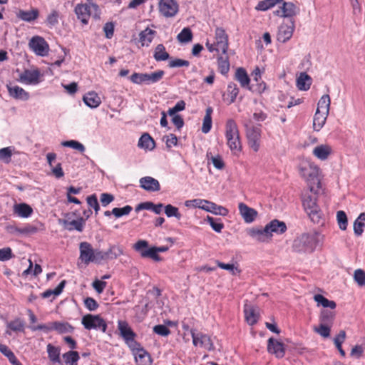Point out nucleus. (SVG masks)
I'll use <instances>...</instances> for the list:
<instances>
[{"instance_id":"1","label":"nucleus","mask_w":365,"mask_h":365,"mask_svg":"<svg viewBox=\"0 0 365 365\" xmlns=\"http://www.w3.org/2000/svg\"><path fill=\"white\" fill-rule=\"evenodd\" d=\"M324 236L318 232L303 233L292 244V249L296 252H313L317 247L322 244Z\"/></svg>"},{"instance_id":"2","label":"nucleus","mask_w":365,"mask_h":365,"mask_svg":"<svg viewBox=\"0 0 365 365\" xmlns=\"http://www.w3.org/2000/svg\"><path fill=\"white\" fill-rule=\"evenodd\" d=\"M299 171L307 182L311 192L314 191V187H320L319 168L317 165L308 160H302L299 165Z\"/></svg>"},{"instance_id":"3","label":"nucleus","mask_w":365,"mask_h":365,"mask_svg":"<svg viewBox=\"0 0 365 365\" xmlns=\"http://www.w3.org/2000/svg\"><path fill=\"white\" fill-rule=\"evenodd\" d=\"M314 187L313 192H306L302 195V204L305 211L314 223L319 224L322 220V214L317 204V191Z\"/></svg>"},{"instance_id":"4","label":"nucleus","mask_w":365,"mask_h":365,"mask_svg":"<svg viewBox=\"0 0 365 365\" xmlns=\"http://www.w3.org/2000/svg\"><path fill=\"white\" fill-rule=\"evenodd\" d=\"M225 138L227 145L234 155H238L242 150V143L238 126L236 122L230 118L225 123Z\"/></svg>"},{"instance_id":"5","label":"nucleus","mask_w":365,"mask_h":365,"mask_svg":"<svg viewBox=\"0 0 365 365\" xmlns=\"http://www.w3.org/2000/svg\"><path fill=\"white\" fill-rule=\"evenodd\" d=\"M148 242L146 240H138L133 246L135 251L140 253V256L143 258H151L155 262L161 261V257L158 252H165L168 250V246L152 247L148 248Z\"/></svg>"},{"instance_id":"6","label":"nucleus","mask_w":365,"mask_h":365,"mask_svg":"<svg viewBox=\"0 0 365 365\" xmlns=\"http://www.w3.org/2000/svg\"><path fill=\"white\" fill-rule=\"evenodd\" d=\"M165 74L164 71L158 70L151 73H134L130 76V79L133 83L147 84L155 83L160 81Z\"/></svg>"},{"instance_id":"7","label":"nucleus","mask_w":365,"mask_h":365,"mask_svg":"<svg viewBox=\"0 0 365 365\" xmlns=\"http://www.w3.org/2000/svg\"><path fill=\"white\" fill-rule=\"evenodd\" d=\"M81 323L87 330L96 329L106 332L107 324L100 315L88 314L82 317Z\"/></svg>"},{"instance_id":"8","label":"nucleus","mask_w":365,"mask_h":365,"mask_svg":"<svg viewBox=\"0 0 365 365\" xmlns=\"http://www.w3.org/2000/svg\"><path fill=\"white\" fill-rule=\"evenodd\" d=\"M65 219H59L58 223L63 226V227L68 231L76 230L81 232L83 230L85 226V220L81 217L77 220H72L71 214L67 213L65 215Z\"/></svg>"},{"instance_id":"9","label":"nucleus","mask_w":365,"mask_h":365,"mask_svg":"<svg viewBox=\"0 0 365 365\" xmlns=\"http://www.w3.org/2000/svg\"><path fill=\"white\" fill-rule=\"evenodd\" d=\"M29 48L38 56H46L49 51V46L46 40L38 36H34L29 42Z\"/></svg>"},{"instance_id":"10","label":"nucleus","mask_w":365,"mask_h":365,"mask_svg":"<svg viewBox=\"0 0 365 365\" xmlns=\"http://www.w3.org/2000/svg\"><path fill=\"white\" fill-rule=\"evenodd\" d=\"M190 332L194 346L203 347L208 351H212L215 349L213 343L208 335L202 332H196L195 330H191Z\"/></svg>"},{"instance_id":"11","label":"nucleus","mask_w":365,"mask_h":365,"mask_svg":"<svg viewBox=\"0 0 365 365\" xmlns=\"http://www.w3.org/2000/svg\"><path fill=\"white\" fill-rule=\"evenodd\" d=\"M246 127V134L248 140V144L255 152H257L259 148L261 130L259 128L255 126Z\"/></svg>"},{"instance_id":"12","label":"nucleus","mask_w":365,"mask_h":365,"mask_svg":"<svg viewBox=\"0 0 365 365\" xmlns=\"http://www.w3.org/2000/svg\"><path fill=\"white\" fill-rule=\"evenodd\" d=\"M159 10L165 17H173L178 11V4L175 0H160Z\"/></svg>"},{"instance_id":"13","label":"nucleus","mask_w":365,"mask_h":365,"mask_svg":"<svg viewBox=\"0 0 365 365\" xmlns=\"http://www.w3.org/2000/svg\"><path fill=\"white\" fill-rule=\"evenodd\" d=\"M267 351L277 359H282L285 355V346L282 342L270 337L267 340Z\"/></svg>"},{"instance_id":"14","label":"nucleus","mask_w":365,"mask_h":365,"mask_svg":"<svg viewBox=\"0 0 365 365\" xmlns=\"http://www.w3.org/2000/svg\"><path fill=\"white\" fill-rule=\"evenodd\" d=\"M215 43L218 46V50H221L222 54H226L229 48L228 36L225 31L220 27L215 29Z\"/></svg>"},{"instance_id":"15","label":"nucleus","mask_w":365,"mask_h":365,"mask_svg":"<svg viewBox=\"0 0 365 365\" xmlns=\"http://www.w3.org/2000/svg\"><path fill=\"white\" fill-rule=\"evenodd\" d=\"M80 250V257L79 258L83 262L86 264H88L89 263L93 261L94 257V250L92 247V245L87 242H82L79 245Z\"/></svg>"},{"instance_id":"16","label":"nucleus","mask_w":365,"mask_h":365,"mask_svg":"<svg viewBox=\"0 0 365 365\" xmlns=\"http://www.w3.org/2000/svg\"><path fill=\"white\" fill-rule=\"evenodd\" d=\"M238 208L240 215L246 223H252L257 217V211L244 202L239 203Z\"/></svg>"},{"instance_id":"17","label":"nucleus","mask_w":365,"mask_h":365,"mask_svg":"<svg viewBox=\"0 0 365 365\" xmlns=\"http://www.w3.org/2000/svg\"><path fill=\"white\" fill-rule=\"evenodd\" d=\"M40 72L36 70H25L19 76V81L26 84H37L39 83Z\"/></svg>"},{"instance_id":"18","label":"nucleus","mask_w":365,"mask_h":365,"mask_svg":"<svg viewBox=\"0 0 365 365\" xmlns=\"http://www.w3.org/2000/svg\"><path fill=\"white\" fill-rule=\"evenodd\" d=\"M286 230L287 225L284 222L278 220H273L266 225L264 231L265 232H269V236L272 237V233L283 234Z\"/></svg>"},{"instance_id":"19","label":"nucleus","mask_w":365,"mask_h":365,"mask_svg":"<svg viewBox=\"0 0 365 365\" xmlns=\"http://www.w3.org/2000/svg\"><path fill=\"white\" fill-rule=\"evenodd\" d=\"M299 11V9L292 2H284L282 6L274 11L277 16L281 17H292Z\"/></svg>"},{"instance_id":"20","label":"nucleus","mask_w":365,"mask_h":365,"mask_svg":"<svg viewBox=\"0 0 365 365\" xmlns=\"http://www.w3.org/2000/svg\"><path fill=\"white\" fill-rule=\"evenodd\" d=\"M140 187L149 192H155L160 190L159 182L150 176L143 177L140 179Z\"/></svg>"},{"instance_id":"21","label":"nucleus","mask_w":365,"mask_h":365,"mask_svg":"<svg viewBox=\"0 0 365 365\" xmlns=\"http://www.w3.org/2000/svg\"><path fill=\"white\" fill-rule=\"evenodd\" d=\"M9 94L11 97L21 101H27L29 98V93L18 86L11 84L6 86Z\"/></svg>"},{"instance_id":"22","label":"nucleus","mask_w":365,"mask_h":365,"mask_svg":"<svg viewBox=\"0 0 365 365\" xmlns=\"http://www.w3.org/2000/svg\"><path fill=\"white\" fill-rule=\"evenodd\" d=\"M39 16V11L36 8H32L29 11L19 10L16 13V17L26 22H33Z\"/></svg>"},{"instance_id":"23","label":"nucleus","mask_w":365,"mask_h":365,"mask_svg":"<svg viewBox=\"0 0 365 365\" xmlns=\"http://www.w3.org/2000/svg\"><path fill=\"white\" fill-rule=\"evenodd\" d=\"M118 329L120 336L125 340V341H132V339L135 338L136 336L135 333L131 329L126 322L119 321Z\"/></svg>"},{"instance_id":"24","label":"nucleus","mask_w":365,"mask_h":365,"mask_svg":"<svg viewBox=\"0 0 365 365\" xmlns=\"http://www.w3.org/2000/svg\"><path fill=\"white\" fill-rule=\"evenodd\" d=\"M48 357L53 365H63L61 361V349L51 344H48L46 346Z\"/></svg>"},{"instance_id":"25","label":"nucleus","mask_w":365,"mask_h":365,"mask_svg":"<svg viewBox=\"0 0 365 365\" xmlns=\"http://www.w3.org/2000/svg\"><path fill=\"white\" fill-rule=\"evenodd\" d=\"M75 13L77 18L83 24H87L90 16V7L87 4H77L75 8Z\"/></svg>"},{"instance_id":"26","label":"nucleus","mask_w":365,"mask_h":365,"mask_svg":"<svg viewBox=\"0 0 365 365\" xmlns=\"http://www.w3.org/2000/svg\"><path fill=\"white\" fill-rule=\"evenodd\" d=\"M294 32V25H282L279 28L277 33V40L282 43H285L291 38Z\"/></svg>"},{"instance_id":"27","label":"nucleus","mask_w":365,"mask_h":365,"mask_svg":"<svg viewBox=\"0 0 365 365\" xmlns=\"http://www.w3.org/2000/svg\"><path fill=\"white\" fill-rule=\"evenodd\" d=\"M244 312L245 320L250 325H254L257 322L259 319V314L255 307L245 304Z\"/></svg>"},{"instance_id":"28","label":"nucleus","mask_w":365,"mask_h":365,"mask_svg":"<svg viewBox=\"0 0 365 365\" xmlns=\"http://www.w3.org/2000/svg\"><path fill=\"white\" fill-rule=\"evenodd\" d=\"M329 113L317 109L313 120V127L317 131L320 130L326 123Z\"/></svg>"},{"instance_id":"29","label":"nucleus","mask_w":365,"mask_h":365,"mask_svg":"<svg viewBox=\"0 0 365 365\" xmlns=\"http://www.w3.org/2000/svg\"><path fill=\"white\" fill-rule=\"evenodd\" d=\"M134 355L137 365H152L151 356L145 349H140Z\"/></svg>"},{"instance_id":"30","label":"nucleus","mask_w":365,"mask_h":365,"mask_svg":"<svg viewBox=\"0 0 365 365\" xmlns=\"http://www.w3.org/2000/svg\"><path fill=\"white\" fill-rule=\"evenodd\" d=\"M313 155L321 160H325L331 153V148L328 145H320L313 150Z\"/></svg>"},{"instance_id":"31","label":"nucleus","mask_w":365,"mask_h":365,"mask_svg":"<svg viewBox=\"0 0 365 365\" xmlns=\"http://www.w3.org/2000/svg\"><path fill=\"white\" fill-rule=\"evenodd\" d=\"M312 82V78L305 72H302L297 78V87L300 91H307L310 88Z\"/></svg>"},{"instance_id":"32","label":"nucleus","mask_w":365,"mask_h":365,"mask_svg":"<svg viewBox=\"0 0 365 365\" xmlns=\"http://www.w3.org/2000/svg\"><path fill=\"white\" fill-rule=\"evenodd\" d=\"M156 31L146 28L139 34V41L142 46H148L152 42Z\"/></svg>"},{"instance_id":"33","label":"nucleus","mask_w":365,"mask_h":365,"mask_svg":"<svg viewBox=\"0 0 365 365\" xmlns=\"http://www.w3.org/2000/svg\"><path fill=\"white\" fill-rule=\"evenodd\" d=\"M264 230V227L262 229L252 228L248 231V233L250 237L256 240L264 242L271 239L269 232H265Z\"/></svg>"},{"instance_id":"34","label":"nucleus","mask_w":365,"mask_h":365,"mask_svg":"<svg viewBox=\"0 0 365 365\" xmlns=\"http://www.w3.org/2000/svg\"><path fill=\"white\" fill-rule=\"evenodd\" d=\"M86 106L91 108H97L101 103V98L96 92H89L83 98Z\"/></svg>"},{"instance_id":"35","label":"nucleus","mask_w":365,"mask_h":365,"mask_svg":"<svg viewBox=\"0 0 365 365\" xmlns=\"http://www.w3.org/2000/svg\"><path fill=\"white\" fill-rule=\"evenodd\" d=\"M235 79L240 83L242 88H250V78L246 70L243 68H238L235 72Z\"/></svg>"},{"instance_id":"36","label":"nucleus","mask_w":365,"mask_h":365,"mask_svg":"<svg viewBox=\"0 0 365 365\" xmlns=\"http://www.w3.org/2000/svg\"><path fill=\"white\" fill-rule=\"evenodd\" d=\"M153 58L156 61H164L170 58L169 53L166 51L163 44L157 45L153 53Z\"/></svg>"},{"instance_id":"37","label":"nucleus","mask_w":365,"mask_h":365,"mask_svg":"<svg viewBox=\"0 0 365 365\" xmlns=\"http://www.w3.org/2000/svg\"><path fill=\"white\" fill-rule=\"evenodd\" d=\"M14 212L21 217L27 218L32 214L33 210L29 205L21 203L14 207Z\"/></svg>"},{"instance_id":"38","label":"nucleus","mask_w":365,"mask_h":365,"mask_svg":"<svg viewBox=\"0 0 365 365\" xmlns=\"http://www.w3.org/2000/svg\"><path fill=\"white\" fill-rule=\"evenodd\" d=\"M138 147L153 150L155 148V141L148 133H144L139 139Z\"/></svg>"},{"instance_id":"39","label":"nucleus","mask_w":365,"mask_h":365,"mask_svg":"<svg viewBox=\"0 0 365 365\" xmlns=\"http://www.w3.org/2000/svg\"><path fill=\"white\" fill-rule=\"evenodd\" d=\"M51 328L59 334L71 333L73 331V327L68 322H53L51 323Z\"/></svg>"},{"instance_id":"40","label":"nucleus","mask_w":365,"mask_h":365,"mask_svg":"<svg viewBox=\"0 0 365 365\" xmlns=\"http://www.w3.org/2000/svg\"><path fill=\"white\" fill-rule=\"evenodd\" d=\"M314 301L317 303V306L322 305L324 308H330L334 309L336 304L334 301L329 300L322 294H315L314 296Z\"/></svg>"},{"instance_id":"41","label":"nucleus","mask_w":365,"mask_h":365,"mask_svg":"<svg viewBox=\"0 0 365 365\" xmlns=\"http://www.w3.org/2000/svg\"><path fill=\"white\" fill-rule=\"evenodd\" d=\"M217 63L219 71L221 74L226 75L230 71V62L227 53L217 58Z\"/></svg>"},{"instance_id":"42","label":"nucleus","mask_w":365,"mask_h":365,"mask_svg":"<svg viewBox=\"0 0 365 365\" xmlns=\"http://www.w3.org/2000/svg\"><path fill=\"white\" fill-rule=\"evenodd\" d=\"M105 252L107 260L116 259L124 254L123 247L115 245L110 246L109 249Z\"/></svg>"},{"instance_id":"43","label":"nucleus","mask_w":365,"mask_h":365,"mask_svg":"<svg viewBox=\"0 0 365 365\" xmlns=\"http://www.w3.org/2000/svg\"><path fill=\"white\" fill-rule=\"evenodd\" d=\"M62 358L66 365H77L80 359L79 354L76 351H69L62 355Z\"/></svg>"},{"instance_id":"44","label":"nucleus","mask_w":365,"mask_h":365,"mask_svg":"<svg viewBox=\"0 0 365 365\" xmlns=\"http://www.w3.org/2000/svg\"><path fill=\"white\" fill-rule=\"evenodd\" d=\"M365 226V212L361 213L354 223V232L357 236H360L364 232Z\"/></svg>"},{"instance_id":"45","label":"nucleus","mask_w":365,"mask_h":365,"mask_svg":"<svg viewBox=\"0 0 365 365\" xmlns=\"http://www.w3.org/2000/svg\"><path fill=\"white\" fill-rule=\"evenodd\" d=\"M212 108L211 107H208L206 109V113L203 118V123L202 126V132L204 133H207L212 128Z\"/></svg>"},{"instance_id":"46","label":"nucleus","mask_w":365,"mask_h":365,"mask_svg":"<svg viewBox=\"0 0 365 365\" xmlns=\"http://www.w3.org/2000/svg\"><path fill=\"white\" fill-rule=\"evenodd\" d=\"M335 318V312L323 309L321 311L319 320L322 324L331 325Z\"/></svg>"},{"instance_id":"47","label":"nucleus","mask_w":365,"mask_h":365,"mask_svg":"<svg viewBox=\"0 0 365 365\" xmlns=\"http://www.w3.org/2000/svg\"><path fill=\"white\" fill-rule=\"evenodd\" d=\"M331 105V99L329 94L323 95L317 103V108L319 110L327 112L329 113Z\"/></svg>"},{"instance_id":"48","label":"nucleus","mask_w":365,"mask_h":365,"mask_svg":"<svg viewBox=\"0 0 365 365\" xmlns=\"http://www.w3.org/2000/svg\"><path fill=\"white\" fill-rule=\"evenodd\" d=\"M66 285V281H61L59 284L54 289H48L41 294V297L43 298H49L51 296L54 295L58 296L62 292Z\"/></svg>"},{"instance_id":"49","label":"nucleus","mask_w":365,"mask_h":365,"mask_svg":"<svg viewBox=\"0 0 365 365\" xmlns=\"http://www.w3.org/2000/svg\"><path fill=\"white\" fill-rule=\"evenodd\" d=\"M282 0H262L259 1L255 7L257 11H267L270 8L274 6L277 4L281 2Z\"/></svg>"},{"instance_id":"50","label":"nucleus","mask_w":365,"mask_h":365,"mask_svg":"<svg viewBox=\"0 0 365 365\" xmlns=\"http://www.w3.org/2000/svg\"><path fill=\"white\" fill-rule=\"evenodd\" d=\"M345 339L346 332L344 330H341L338 335L334 339V343L342 356H345L346 355L344 350L341 347V344L344 341Z\"/></svg>"},{"instance_id":"51","label":"nucleus","mask_w":365,"mask_h":365,"mask_svg":"<svg viewBox=\"0 0 365 365\" xmlns=\"http://www.w3.org/2000/svg\"><path fill=\"white\" fill-rule=\"evenodd\" d=\"M205 220L210 224L212 230L216 232L220 233L222 232L224 224L222 222L221 219H214L212 217L207 216Z\"/></svg>"},{"instance_id":"52","label":"nucleus","mask_w":365,"mask_h":365,"mask_svg":"<svg viewBox=\"0 0 365 365\" xmlns=\"http://www.w3.org/2000/svg\"><path fill=\"white\" fill-rule=\"evenodd\" d=\"M14 148L12 147H6L0 149V162L9 163L13 155Z\"/></svg>"},{"instance_id":"53","label":"nucleus","mask_w":365,"mask_h":365,"mask_svg":"<svg viewBox=\"0 0 365 365\" xmlns=\"http://www.w3.org/2000/svg\"><path fill=\"white\" fill-rule=\"evenodd\" d=\"M227 96H229L228 104H231L235 101V99L239 93V88L235 83H230L227 86Z\"/></svg>"},{"instance_id":"54","label":"nucleus","mask_w":365,"mask_h":365,"mask_svg":"<svg viewBox=\"0 0 365 365\" xmlns=\"http://www.w3.org/2000/svg\"><path fill=\"white\" fill-rule=\"evenodd\" d=\"M192 38V33L190 28H184L178 35L177 39L180 43H187Z\"/></svg>"},{"instance_id":"55","label":"nucleus","mask_w":365,"mask_h":365,"mask_svg":"<svg viewBox=\"0 0 365 365\" xmlns=\"http://www.w3.org/2000/svg\"><path fill=\"white\" fill-rule=\"evenodd\" d=\"M7 327L14 331H24V322L20 318L15 319L14 320L7 324Z\"/></svg>"},{"instance_id":"56","label":"nucleus","mask_w":365,"mask_h":365,"mask_svg":"<svg viewBox=\"0 0 365 365\" xmlns=\"http://www.w3.org/2000/svg\"><path fill=\"white\" fill-rule=\"evenodd\" d=\"M336 219L339 228L341 230H346L348 221L345 212L339 210L336 213Z\"/></svg>"},{"instance_id":"57","label":"nucleus","mask_w":365,"mask_h":365,"mask_svg":"<svg viewBox=\"0 0 365 365\" xmlns=\"http://www.w3.org/2000/svg\"><path fill=\"white\" fill-rule=\"evenodd\" d=\"M165 213L168 217H175L178 220H180L182 217L180 213L178 208L173 206L172 205H167L165 206Z\"/></svg>"},{"instance_id":"58","label":"nucleus","mask_w":365,"mask_h":365,"mask_svg":"<svg viewBox=\"0 0 365 365\" xmlns=\"http://www.w3.org/2000/svg\"><path fill=\"white\" fill-rule=\"evenodd\" d=\"M133 210L130 205H125L123 207H115L112 210V214L115 217H120L123 215H128Z\"/></svg>"},{"instance_id":"59","label":"nucleus","mask_w":365,"mask_h":365,"mask_svg":"<svg viewBox=\"0 0 365 365\" xmlns=\"http://www.w3.org/2000/svg\"><path fill=\"white\" fill-rule=\"evenodd\" d=\"M61 145L64 147L72 148L81 153H83L86 149L85 146L82 143L74 140L63 141L62 142Z\"/></svg>"},{"instance_id":"60","label":"nucleus","mask_w":365,"mask_h":365,"mask_svg":"<svg viewBox=\"0 0 365 365\" xmlns=\"http://www.w3.org/2000/svg\"><path fill=\"white\" fill-rule=\"evenodd\" d=\"M354 279L359 287L365 286V272L361 269L354 271Z\"/></svg>"},{"instance_id":"61","label":"nucleus","mask_w":365,"mask_h":365,"mask_svg":"<svg viewBox=\"0 0 365 365\" xmlns=\"http://www.w3.org/2000/svg\"><path fill=\"white\" fill-rule=\"evenodd\" d=\"M330 325L320 324L318 327H314V331L324 338H328L330 336Z\"/></svg>"},{"instance_id":"62","label":"nucleus","mask_w":365,"mask_h":365,"mask_svg":"<svg viewBox=\"0 0 365 365\" xmlns=\"http://www.w3.org/2000/svg\"><path fill=\"white\" fill-rule=\"evenodd\" d=\"M216 263L219 267L230 271L232 275H237L240 273V270L233 264H225L220 261H217Z\"/></svg>"},{"instance_id":"63","label":"nucleus","mask_w":365,"mask_h":365,"mask_svg":"<svg viewBox=\"0 0 365 365\" xmlns=\"http://www.w3.org/2000/svg\"><path fill=\"white\" fill-rule=\"evenodd\" d=\"M212 206H210V210L209 211V212L222 216H226L228 214V210L227 208L221 205H217V204L212 202Z\"/></svg>"},{"instance_id":"64","label":"nucleus","mask_w":365,"mask_h":365,"mask_svg":"<svg viewBox=\"0 0 365 365\" xmlns=\"http://www.w3.org/2000/svg\"><path fill=\"white\" fill-rule=\"evenodd\" d=\"M59 13L56 10H53L50 14L48 15L46 22L50 27L56 26L58 23Z\"/></svg>"}]
</instances>
